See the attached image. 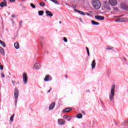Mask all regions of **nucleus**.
Here are the masks:
<instances>
[{
	"label": "nucleus",
	"mask_w": 128,
	"mask_h": 128,
	"mask_svg": "<svg viewBox=\"0 0 128 128\" xmlns=\"http://www.w3.org/2000/svg\"><path fill=\"white\" fill-rule=\"evenodd\" d=\"M116 88V85L113 84L111 87L110 92L109 94V98L110 100H114V90Z\"/></svg>",
	"instance_id": "obj_1"
},
{
	"label": "nucleus",
	"mask_w": 128,
	"mask_h": 128,
	"mask_svg": "<svg viewBox=\"0 0 128 128\" xmlns=\"http://www.w3.org/2000/svg\"><path fill=\"white\" fill-rule=\"evenodd\" d=\"M92 6L96 10H100V2L99 0H93L92 1Z\"/></svg>",
	"instance_id": "obj_2"
},
{
	"label": "nucleus",
	"mask_w": 128,
	"mask_h": 128,
	"mask_svg": "<svg viewBox=\"0 0 128 128\" xmlns=\"http://www.w3.org/2000/svg\"><path fill=\"white\" fill-rule=\"evenodd\" d=\"M14 96L15 98V102L16 104V102H18V90L16 88H15L14 89Z\"/></svg>",
	"instance_id": "obj_3"
},
{
	"label": "nucleus",
	"mask_w": 128,
	"mask_h": 128,
	"mask_svg": "<svg viewBox=\"0 0 128 128\" xmlns=\"http://www.w3.org/2000/svg\"><path fill=\"white\" fill-rule=\"evenodd\" d=\"M22 78H23V82L24 84H28V74L26 72H24L22 74Z\"/></svg>",
	"instance_id": "obj_4"
},
{
	"label": "nucleus",
	"mask_w": 128,
	"mask_h": 128,
	"mask_svg": "<svg viewBox=\"0 0 128 128\" xmlns=\"http://www.w3.org/2000/svg\"><path fill=\"white\" fill-rule=\"evenodd\" d=\"M109 4L112 6H116L118 2L116 0H108Z\"/></svg>",
	"instance_id": "obj_5"
},
{
	"label": "nucleus",
	"mask_w": 128,
	"mask_h": 128,
	"mask_svg": "<svg viewBox=\"0 0 128 128\" xmlns=\"http://www.w3.org/2000/svg\"><path fill=\"white\" fill-rule=\"evenodd\" d=\"M58 124H59L60 126H64V124H66L64 120L62 118L58 119Z\"/></svg>",
	"instance_id": "obj_6"
},
{
	"label": "nucleus",
	"mask_w": 128,
	"mask_h": 128,
	"mask_svg": "<svg viewBox=\"0 0 128 128\" xmlns=\"http://www.w3.org/2000/svg\"><path fill=\"white\" fill-rule=\"evenodd\" d=\"M8 4H6V0H3V2L0 3V8H4V6H6Z\"/></svg>",
	"instance_id": "obj_7"
},
{
	"label": "nucleus",
	"mask_w": 128,
	"mask_h": 128,
	"mask_svg": "<svg viewBox=\"0 0 128 128\" xmlns=\"http://www.w3.org/2000/svg\"><path fill=\"white\" fill-rule=\"evenodd\" d=\"M52 76H50V75H46L44 78V80L45 82H48L50 80H52Z\"/></svg>",
	"instance_id": "obj_8"
},
{
	"label": "nucleus",
	"mask_w": 128,
	"mask_h": 128,
	"mask_svg": "<svg viewBox=\"0 0 128 128\" xmlns=\"http://www.w3.org/2000/svg\"><path fill=\"white\" fill-rule=\"evenodd\" d=\"M34 70H40V64L38 63L36 64L34 66Z\"/></svg>",
	"instance_id": "obj_9"
},
{
	"label": "nucleus",
	"mask_w": 128,
	"mask_h": 128,
	"mask_svg": "<svg viewBox=\"0 0 128 128\" xmlns=\"http://www.w3.org/2000/svg\"><path fill=\"white\" fill-rule=\"evenodd\" d=\"M95 18L98 20H104V17L100 16H96Z\"/></svg>",
	"instance_id": "obj_10"
},
{
	"label": "nucleus",
	"mask_w": 128,
	"mask_h": 128,
	"mask_svg": "<svg viewBox=\"0 0 128 128\" xmlns=\"http://www.w3.org/2000/svg\"><path fill=\"white\" fill-rule=\"evenodd\" d=\"M96 60H94L91 64V66L92 68V70H94L96 68Z\"/></svg>",
	"instance_id": "obj_11"
},
{
	"label": "nucleus",
	"mask_w": 128,
	"mask_h": 128,
	"mask_svg": "<svg viewBox=\"0 0 128 128\" xmlns=\"http://www.w3.org/2000/svg\"><path fill=\"white\" fill-rule=\"evenodd\" d=\"M72 108H66L64 109L63 110V112H72Z\"/></svg>",
	"instance_id": "obj_12"
},
{
	"label": "nucleus",
	"mask_w": 128,
	"mask_h": 128,
	"mask_svg": "<svg viewBox=\"0 0 128 128\" xmlns=\"http://www.w3.org/2000/svg\"><path fill=\"white\" fill-rule=\"evenodd\" d=\"M45 12L46 14L48 16L52 17V16H54V14H52V12H50L49 10H46L45 11Z\"/></svg>",
	"instance_id": "obj_13"
},
{
	"label": "nucleus",
	"mask_w": 128,
	"mask_h": 128,
	"mask_svg": "<svg viewBox=\"0 0 128 128\" xmlns=\"http://www.w3.org/2000/svg\"><path fill=\"white\" fill-rule=\"evenodd\" d=\"M54 106H56L55 102H52V104L49 106V110H52L54 108Z\"/></svg>",
	"instance_id": "obj_14"
},
{
	"label": "nucleus",
	"mask_w": 128,
	"mask_h": 128,
	"mask_svg": "<svg viewBox=\"0 0 128 128\" xmlns=\"http://www.w3.org/2000/svg\"><path fill=\"white\" fill-rule=\"evenodd\" d=\"M14 46L16 50H18L20 48V44H18V42H16L14 44Z\"/></svg>",
	"instance_id": "obj_15"
},
{
	"label": "nucleus",
	"mask_w": 128,
	"mask_h": 128,
	"mask_svg": "<svg viewBox=\"0 0 128 128\" xmlns=\"http://www.w3.org/2000/svg\"><path fill=\"white\" fill-rule=\"evenodd\" d=\"M91 22L92 24H93V26H98V24H100V23H98V22H96L94 20H92L91 21Z\"/></svg>",
	"instance_id": "obj_16"
},
{
	"label": "nucleus",
	"mask_w": 128,
	"mask_h": 128,
	"mask_svg": "<svg viewBox=\"0 0 128 128\" xmlns=\"http://www.w3.org/2000/svg\"><path fill=\"white\" fill-rule=\"evenodd\" d=\"M0 52L2 56H4V50L2 47H0Z\"/></svg>",
	"instance_id": "obj_17"
},
{
	"label": "nucleus",
	"mask_w": 128,
	"mask_h": 128,
	"mask_svg": "<svg viewBox=\"0 0 128 128\" xmlns=\"http://www.w3.org/2000/svg\"><path fill=\"white\" fill-rule=\"evenodd\" d=\"M0 44L2 46H4V48L6 46V43L4 42H2V40H0Z\"/></svg>",
	"instance_id": "obj_18"
},
{
	"label": "nucleus",
	"mask_w": 128,
	"mask_h": 128,
	"mask_svg": "<svg viewBox=\"0 0 128 128\" xmlns=\"http://www.w3.org/2000/svg\"><path fill=\"white\" fill-rule=\"evenodd\" d=\"M116 22H124V18H119L116 20Z\"/></svg>",
	"instance_id": "obj_19"
},
{
	"label": "nucleus",
	"mask_w": 128,
	"mask_h": 128,
	"mask_svg": "<svg viewBox=\"0 0 128 128\" xmlns=\"http://www.w3.org/2000/svg\"><path fill=\"white\" fill-rule=\"evenodd\" d=\"M76 118H82V114H78L76 115Z\"/></svg>",
	"instance_id": "obj_20"
},
{
	"label": "nucleus",
	"mask_w": 128,
	"mask_h": 128,
	"mask_svg": "<svg viewBox=\"0 0 128 128\" xmlns=\"http://www.w3.org/2000/svg\"><path fill=\"white\" fill-rule=\"evenodd\" d=\"M121 8H122V10H128V6H126V5H124V6H123L122 5L120 6Z\"/></svg>",
	"instance_id": "obj_21"
},
{
	"label": "nucleus",
	"mask_w": 128,
	"mask_h": 128,
	"mask_svg": "<svg viewBox=\"0 0 128 128\" xmlns=\"http://www.w3.org/2000/svg\"><path fill=\"white\" fill-rule=\"evenodd\" d=\"M51 2L55 4H60L56 0H50Z\"/></svg>",
	"instance_id": "obj_22"
},
{
	"label": "nucleus",
	"mask_w": 128,
	"mask_h": 128,
	"mask_svg": "<svg viewBox=\"0 0 128 128\" xmlns=\"http://www.w3.org/2000/svg\"><path fill=\"white\" fill-rule=\"evenodd\" d=\"M112 48H112V46H107L106 48V50H112Z\"/></svg>",
	"instance_id": "obj_23"
},
{
	"label": "nucleus",
	"mask_w": 128,
	"mask_h": 128,
	"mask_svg": "<svg viewBox=\"0 0 128 128\" xmlns=\"http://www.w3.org/2000/svg\"><path fill=\"white\" fill-rule=\"evenodd\" d=\"M14 114H13L12 116L10 118V122H14Z\"/></svg>",
	"instance_id": "obj_24"
},
{
	"label": "nucleus",
	"mask_w": 128,
	"mask_h": 128,
	"mask_svg": "<svg viewBox=\"0 0 128 128\" xmlns=\"http://www.w3.org/2000/svg\"><path fill=\"white\" fill-rule=\"evenodd\" d=\"M78 13H80V14H82V16H86V14H84L82 11L79 10Z\"/></svg>",
	"instance_id": "obj_25"
},
{
	"label": "nucleus",
	"mask_w": 128,
	"mask_h": 128,
	"mask_svg": "<svg viewBox=\"0 0 128 128\" xmlns=\"http://www.w3.org/2000/svg\"><path fill=\"white\" fill-rule=\"evenodd\" d=\"M38 14L39 16H42V14H44V11H38Z\"/></svg>",
	"instance_id": "obj_26"
},
{
	"label": "nucleus",
	"mask_w": 128,
	"mask_h": 128,
	"mask_svg": "<svg viewBox=\"0 0 128 128\" xmlns=\"http://www.w3.org/2000/svg\"><path fill=\"white\" fill-rule=\"evenodd\" d=\"M30 6L32 8H36V6H34V4L32 3H31L30 4Z\"/></svg>",
	"instance_id": "obj_27"
},
{
	"label": "nucleus",
	"mask_w": 128,
	"mask_h": 128,
	"mask_svg": "<svg viewBox=\"0 0 128 128\" xmlns=\"http://www.w3.org/2000/svg\"><path fill=\"white\" fill-rule=\"evenodd\" d=\"M40 6H46V4H44V2H42L40 3Z\"/></svg>",
	"instance_id": "obj_28"
},
{
	"label": "nucleus",
	"mask_w": 128,
	"mask_h": 128,
	"mask_svg": "<svg viewBox=\"0 0 128 128\" xmlns=\"http://www.w3.org/2000/svg\"><path fill=\"white\" fill-rule=\"evenodd\" d=\"M86 50H87V53L88 56H90V50H88V48H86Z\"/></svg>",
	"instance_id": "obj_29"
},
{
	"label": "nucleus",
	"mask_w": 128,
	"mask_h": 128,
	"mask_svg": "<svg viewBox=\"0 0 128 128\" xmlns=\"http://www.w3.org/2000/svg\"><path fill=\"white\" fill-rule=\"evenodd\" d=\"M123 20L124 22H128V18H124Z\"/></svg>",
	"instance_id": "obj_30"
},
{
	"label": "nucleus",
	"mask_w": 128,
	"mask_h": 128,
	"mask_svg": "<svg viewBox=\"0 0 128 128\" xmlns=\"http://www.w3.org/2000/svg\"><path fill=\"white\" fill-rule=\"evenodd\" d=\"M64 118H65V120H66V118H68V115H64V116H63Z\"/></svg>",
	"instance_id": "obj_31"
},
{
	"label": "nucleus",
	"mask_w": 128,
	"mask_h": 128,
	"mask_svg": "<svg viewBox=\"0 0 128 128\" xmlns=\"http://www.w3.org/2000/svg\"><path fill=\"white\" fill-rule=\"evenodd\" d=\"M64 42H68V39H66V38H64Z\"/></svg>",
	"instance_id": "obj_32"
},
{
	"label": "nucleus",
	"mask_w": 128,
	"mask_h": 128,
	"mask_svg": "<svg viewBox=\"0 0 128 128\" xmlns=\"http://www.w3.org/2000/svg\"><path fill=\"white\" fill-rule=\"evenodd\" d=\"M0 70H4V66H2V65H0Z\"/></svg>",
	"instance_id": "obj_33"
},
{
	"label": "nucleus",
	"mask_w": 128,
	"mask_h": 128,
	"mask_svg": "<svg viewBox=\"0 0 128 128\" xmlns=\"http://www.w3.org/2000/svg\"><path fill=\"white\" fill-rule=\"evenodd\" d=\"M74 12H79L80 10H78V9H74Z\"/></svg>",
	"instance_id": "obj_34"
},
{
	"label": "nucleus",
	"mask_w": 128,
	"mask_h": 128,
	"mask_svg": "<svg viewBox=\"0 0 128 128\" xmlns=\"http://www.w3.org/2000/svg\"><path fill=\"white\" fill-rule=\"evenodd\" d=\"M72 120V117H70L68 119H67L68 122H70Z\"/></svg>",
	"instance_id": "obj_35"
},
{
	"label": "nucleus",
	"mask_w": 128,
	"mask_h": 128,
	"mask_svg": "<svg viewBox=\"0 0 128 128\" xmlns=\"http://www.w3.org/2000/svg\"><path fill=\"white\" fill-rule=\"evenodd\" d=\"M72 8H76V6H74V5H72L71 6Z\"/></svg>",
	"instance_id": "obj_36"
},
{
	"label": "nucleus",
	"mask_w": 128,
	"mask_h": 128,
	"mask_svg": "<svg viewBox=\"0 0 128 128\" xmlns=\"http://www.w3.org/2000/svg\"><path fill=\"white\" fill-rule=\"evenodd\" d=\"M10 2H16V0H9Z\"/></svg>",
	"instance_id": "obj_37"
},
{
	"label": "nucleus",
	"mask_w": 128,
	"mask_h": 128,
	"mask_svg": "<svg viewBox=\"0 0 128 128\" xmlns=\"http://www.w3.org/2000/svg\"><path fill=\"white\" fill-rule=\"evenodd\" d=\"M20 24L22 25V21L20 22Z\"/></svg>",
	"instance_id": "obj_38"
},
{
	"label": "nucleus",
	"mask_w": 128,
	"mask_h": 128,
	"mask_svg": "<svg viewBox=\"0 0 128 128\" xmlns=\"http://www.w3.org/2000/svg\"><path fill=\"white\" fill-rule=\"evenodd\" d=\"M79 20L81 22H82V18H80Z\"/></svg>",
	"instance_id": "obj_39"
},
{
	"label": "nucleus",
	"mask_w": 128,
	"mask_h": 128,
	"mask_svg": "<svg viewBox=\"0 0 128 128\" xmlns=\"http://www.w3.org/2000/svg\"><path fill=\"white\" fill-rule=\"evenodd\" d=\"M2 78H4V74H2Z\"/></svg>",
	"instance_id": "obj_40"
},
{
	"label": "nucleus",
	"mask_w": 128,
	"mask_h": 128,
	"mask_svg": "<svg viewBox=\"0 0 128 128\" xmlns=\"http://www.w3.org/2000/svg\"><path fill=\"white\" fill-rule=\"evenodd\" d=\"M86 14H87V16H90V13H88V12H86Z\"/></svg>",
	"instance_id": "obj_41"
},
{
	"label": "nucleus",
	"mask_w": 128,
	"mask_h": 128,
	"mask_svg": "<svg viewBox=\"0 0 128 128\" xmlns=\"http://www.w3.org/2000/svg\"><path fill=\"white\" fill-rule=\"evenodd\" d=\"M12 18H16V16L14 14L12 15Z\"/></svg>",
	"instance_id": "obj_42"
},
{
	"label": "nucleus",
	"mask_w": 128,
	"mask_h": 128,
	"mask_svg": "<svg viewBox=\"0 0 128 128\" xmlns=\"http://www.w3.org/2000/svg\"><path fill=\"white\" fill-rule=\"evenodd\" d=\"M82 114H86V113H84V111L82 112Z\"/></svg>",
	"instance_id": "obj_43"
},
{
	"label": "nucleus",
	"mask_w": 128,
	"mask_h": 128,
	"mask_svg": "<svg viewBox=\"0 0 128 128\" xmlns=\"http://www.w3.org/2000/svg\"><path fill=\"white\" fill-rule=\"evenodd\" d=\"M12 84H14V81H12Z\"/></svg>",
	"instance_id": "obj_44"
},
{
	"label": "nucleus",
	"mask_w": 128,
	"mask_h": 128,
	"mask_svg": "<svg viewBox=\"0 0 128 128\" xmlns=\"http://www.w3.org/2000/svg\"><path fill=\"white\" fill-rule=\"evenodd\" d=\"M52 90V88H50L48 91V92H50Z\"/></svg>",
	"instance_id": "obj_45"
},
{
	"label": "nucleus",
	"mask_w": 128,
	"mask_h": 128,
	"mask_svg": "<svg viewBox=\"0 0 128 128\" xmlns=\"http://www.w3.org/2000/svg\"><path fill=\"white\" fill-rule=\"evenodd\" d=\"M59 24H62V22H60V21L59 22Z\"/></svg>",
	"instance_id": "obj_46"
},
{
	"label": "nucleus",
	"mask_w": 128,
	"mask_h": 128,
	"mask_svg": "<svg viewBox=\"0 0 128 128\" xmlns=\"http://www.w3.org/2000/svg\"><path fill=\"white\" fill-rule=\"evenodd\" d=\"M127 122H128V120H127Z\"/></svg>",
	"instance_id": "obj_47"
},
{
	"label": "nucleus",
	"mask_w": 128,
	"mask_h": 128,
	"mask_svg": "<svg viewBox=\"0 0 128 128\" xmlns=\"http://www.w3.org/2000/svg\"><path fill=\"white\" fill-rule=\"evenodd\" d=\"M23 2H24V0H23Z\"/></svg>",
	"instance_id": "obj_48"
},
{
	"label": "nucleus",
	"mask_w": 128,
	"mask_h": 128,
	"mask_svg": "<svg viewBox=\"0 0 128 128\" xmlns=\"http://www.w3.org/2000/svg\"><path fill=\"white\" fill-rule=\"evenodd\" d=\"M45 0V2H46V0Z\"/></svg>",
	"instance_id": "obj_49"
}]
</instances>
